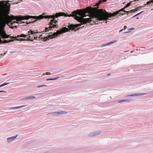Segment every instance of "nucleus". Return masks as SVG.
I'll return each instance as SVG.
<instances>
[{
	"label": "nucleus",
	"mask_w": 153,
	"mask_h": 153,
	"mask_svg": "<svg viewBox=\"0 0 153 153\" xmlns=\"http://www.w3.org/2000/svg\"><path fill=\"white\" fill-rule=\"evenodd\" d=\"M84 27H85L84 26H83L82 27H81V28Z\"/></svg>",
	"instance_id": "nucleus-50"
},
{
	"label": "nucleus",
	"mask_w": 153,
	"mask_h": 153,
	"mask_svg": "<svg viewBox=\"0 0 153 153\" xmlns=\"http://www.w3.org/2000/svg\"><path fill=\"white\" fill-rule=\"evenodd\" d=\"M16 52L15 51H11L10 52V53H15Z\"/></svg>",
	"instance_id": "nucleus-35"
},
{
	"label": "nucleus",
	"mask_w": 153,
	"mask_h": 153,
	"mask_svg": "<svg viewBox=\"0 0 153 153\" xmlns=\"http://www.w3.org/2000/svg\"><path fill=\"white\" fill-rule=\"evenodd\" d=\"M17 22H16V21H14L13 22H12V23H10V24L11 25H13V24L14 23H17Z\"/></svg>",
	"instance_id": "nucleus-31"
},
{
	"label": "nucleus",
	"mask_w": 153,
	"mask_h": 153,
	"mask_svg": "<svg viewBox=\"0 0 153 153\" xmlns=\"http://www.w3.org/2000/svg\"><path fill=\"white\" fill-rule=\"evenodd\" d=\"M27 106L26 105H23L19 106H17V107H12L10 108V109H18L20 108H21L22 107H23L25 106Z\"/></svg>",
	"instance_id": "nucleus-16"
},
{
	"label": "nucleus",
	"mask_w": 153,
	"mask_h": 153,
	"mask_svg": "<svg viewBox=\"0 0 153 153\" xmlns=\"http://www.w3.org/2000/svg\"><path fill=\"white\" fill-rule=\"evenodd\" d=\"M35 19H36V20H34L33 21H31L30 22H23V24L25 23L27 25V24H29L32 23L33 22H35L36 21H37L38 20H39V19H37V18H36Z\"/></svg>",
	"instance_id": "nucleus-17"
},
{
	"label": "nucleus",
	"mask_w": 153,
	"mask_h": 153,
	"mask_svg": "<svg viewBox=\"0 0 153 153\" xmlns=\"http://www.w3.org/2000/svg\"><path fill=\"white\" fill-rule=\"evenodd\" d=\"M151 3H153V2H151Z\"/></svg>",
	"instance_id": "nucleus-59"
},
{
	"label": "nucleus",
	"mask_w": 153,
	"mask_h": 153,
	"mask_svg": "<svg viewBox=\"0 0 153 153\" xmlns=\"http://www.w3.org/2000/svg\"><path fill=\"white\" fill-rule=\"evenodd\" d=\"M21 1H22V0H21Z\"/></svg>",
	"instance_id": "nucleus-60"
},
{
	"label": "nucleus",
	"mask_w": 153,
	"mask_h": 153,
	"mask_svg": "<svg viewBox=\"0 0 153 153\" xmlns=\"http://www.w3.org/2000/svg\"><path fill=\"white\" fill-rule=\"evenodd\" d=\"M5 54H6V53H4V55H5Z\"/></svg>",
	"instance_id": "nucleus-63"
},
{
	"label": "nucleus",
	"mask_w": 153,
	"mask_h": 153,
	"mask_svg": "<svg viewBox=\"0 0 153 153\" xmlns=\"http://www.w3.org/2000/svg\"><path fill=\"white\" fill-rule=\"evenodd\" d=\"M6 92V91H3V90L0 91V92Z\"/></svg>",
	"instance_id": "nucleus-37"
},
{
	"label": "nucleus",
	"mask_w": 153,
	"mask_h": 153,
	"mask_svg": "<svg viewBox=\"0 0 153 153\" xmlns=\"http://www.w3.org/2000/svg\"><path fill=\"white\" fill-rule=\"evenodd\" d=\"M47 86V85H38V86H37V87L38 88H39L40 87H42L43 86Z\"/></svg>",
	"instance_id": "nucleus-28"
},
{
	"label": "nucleus",
	"mask_w": 153,
	"mask_h": 153,
	"mask_svg": "<svg viewBox=\"0 0 153 153\" xmlns=\"http://www.w3.org/2000/svg\"><path fill=\"white\" fill-rule=\"evenodd\" d=\"M121 12H122V11H121V10L120 9L117 11H115V12H114V14L116 16L118 14L121 13Z\"/></svg>",
	"instance_id": "nucleus-19"
},
{
	"label": "nucleus",
	"mask_w": 153,
	"mask_h": 153,
	"mask_svg": "<svg viewBox=\"0 0 153 153\" xmlns=\"http://www.w3.org/2000/svg\"><path fill=\"white\" fill-rule=\"evenodd\" d=\"M0 55H1V56H2V55H2V54H0Z\"/></svg>",
	"instance_id": "nucleus-51"
},
{
	"label": "nucleus",
	"mask_w": 153,
	"mask_h": 153,
	"mask_svg": "<svg viewBox=\"0 0 153 153\" xmlns=\"http://www.w3.org/2000/svg\"><path fill=\"white\" fill-rule=\"evenodd\" d=\"M136 1V0H134V1Z\"/></svg>",
	"instance_id": "nucleus-62"
},
{
	"label": "nucleus",
	"mask_w": 153,
	"mask_h": 153,
	"mask_svg": "<svg viewBox=\"0 0 153 153\" xmlns=\"http://www.w3.org/2000/svg\"><path fill=\"white\" fill-rule=\"evenodd\" d=\"M134 28H131L128 30V32H125V33H126L130 32H131V30H134Z\"/></svg>",
	"instance_id": "nucleus-23"
},
{
	"label": "nucleus",
	"mask_w": 153,
	"mask_h": 153,
	"mask_svg": "<svg viewBox=\"0 0 153 153\" xmlns=\"http://www.w3.org/2000/svg\"><path fill=\"white\" fill-rule=\"evenodd\" d=\"M10 38H11L12 39H14V38H16V37H14L13 36H12L10 37Z\"/></svg>",
	"instance_id": "nucleus-36"
},
{
	"label": "nucleus",
	"mask_w": 153,
	"mask_h": 153,
	"mask_svg": "<svg viewBox=\"0 0 153 153\" xmlns=\"http://www.w3.org/2000/svg\"><path fill=\"white\" fill-rule=\"evenodd\" d=\"M46 74L47 75H50L51 74L50 72H47L46 73Z\"/></svg>",
	"instance_id": "nucleus-34"
},
{
	"label": "nucleus",
	"mask_w": 153,
	"mask_h": 153,
	"mask_svg": "<svg viewBox=\"0 0 153 153\" xmlns=\"http://www.w3.org/2000/svg\"><path fill=\"white\" fill-rule=\"evenodd\" d=\"M125 3V2H124V3H123V4H124Z\"/></svg>",
	"instance_id": "nucleus-57"
},
{
	"label": "nucleus",
	"mask_w": 153,
	"mask_h": 153,
	"mask_svg": "<svg viewBox=\"0 0 153 153\" xmlns=\"http://www.w3.org/2000/svg\"><path fill=\"white\" fill-rule=\"evenodd\" d=\"M44 36V35H42V34L41 35H40L39 37V39H44V38H43Z\"/></svg>",
	"instance_id": "nucleus-27"
},
{
	"label": "nucleus",
	"mask_w": 153,
	"mask_h": 153,
	"mask_svg": "<svg viewBox=\"0 0 153 153\" xmlns=\"http://www.w3.org/2000/svg\"><path fill=\"white\" fill-rule=\"evenodd\" d=\"M93 8H97V7H87L86 8L85 13H89V16L90 18H84V17H86L88 16L85 15V13L82 12L78 11L76 12V11H74L72 12L71 14H67L63 12L57 13L55 14H53L52 15H54L53 18H54L55 16L56 17H59L61 16L68 17H74V19L77 20L78 22L81 23V24H76L69 25L68 27L69 29L71 30H74L76 28L81 26L82 25H84L87 23L90 22L91 21H93L94 23L97 24V18L96 17H94V18H92L91 10L90 9H92Z\"/></svg>",
	"instance_id": "nucleus-1"
},
{
	"label": "nucleus",
	"mask_w": 153,
	"mask_h": 153,
	"mask_svg": "<svg viewBox=\"0 0 153 153\" xmlns=\"http://www.w3.org/2000/svg\"><path fill=\"white\" fill-rule=\"evenodd\" d=\"M104 2L103 1V0H101L99 2V3H97V4H96V5L97 6H98V5H100V3H101L102 2Z\"/></svg>",
	"instance_id": "nucleus-26"
},
{
	"label": "nucleus",
	"mask_w": 153,
	"mask_h": 153,
	"mask_svg": "<svg viewBox=\"0 0 153 153\" xmlns=\"http://www.w3.org/2000/svg\"><path fill=\"white\" fill-rule=\"evenodd\" d=\"M45 74H43L42 76H45Z\"/></svg>",
	"instance_id": "nucleus-47"
},
{
	"label": "nucleus",
	"mask_w": 153,
	"mask_h": 153,
	"mask_svg": "<svg viewBox=\"0 0 153 153\" xmlns=\"http://www.w3.org/2000/svg\"><path fill=\"white\" fill-rule=\"evenodd\" d=\"M143 12H144V11H142L137 14H136L135 15H134V16H132V17H135L136 16H137L139 15H140V14L141 13Z\"/></svg>",
	"instance_id": "nucleus-24"
},
{
	"label": "nucleus",
	"mask_w": 153,
	"mask_h": 153,
	"mask_svg": "<svg viewBox=\"0 0 153 153\" xmlns=\"http://www.w3.org/2000/svg\"><path fill=\"white\" fill-rule=\"evenodd\" d=\"M19 136L18 135H17L16 136H12L10 137H8L7 139V142L10 143L16 140V139H19Z\"/></svg>",
	"instance_id": "nucleus-8"
},
{
	"label": "nucleus",
	"mask_w": 153,
	"mask_h": 153,
	"mask_svg": "<svg viewBox=\"0 0 153 153\" xmlns=\"http://www.w3.org/2000/svg\"><path fill=\"white\" fill-rule=\"evenodd\" d=\"M68 31H69L68 28L66 27H64L62 28L60 30H57L56 32H54L51 35L48 34V33H43L42 34V35L44 36L43 38H44L45 39H47L44 40V41H46L48 40V39L49 38L52 39L56 37L59 34L65 33Z\"/></svg>",
	"instance_id": "nucleus-5"
},
{
	"label": "nucleus",
	"mask_w": 153,
	"mask_h": 153,
	"mask_svg": "<svg viewBox=\"0 0 153 153\" xmlns=\"http://www.w3.org/2000/svg\"><path fill=\"white\" fill-rule=\"evenodd\" d=\"M132 2H133V1H130L129 3L127 4H126V5L125 6V7H126V8L129 7L130 6V5H131V3H132Z\"/></svg>",
	"instance_id": "nucleus-21"
},
{
	"label": "nucleus",
	"mask_w": 153,
	"mask_h": 153,
	"mask_svg": "<svg viewBox=\"0 0 153 153\" xmlns=\"http://www.w3.org/2000/svg\"><path fill=\"white\" fill-rule=\"evenodd\" d=\"M13 1H14V0H13Z\"/></svg>",
	"instance_id": "nucleus-64"
},
{
	"label": "nucleus",
	"mask_w": 153,
	"mask_h": 153,
	"mask_svg": "<svg viewBox=\"0 0 153 153\" xmlns=\"http://www.w3.org/2000/svg\"><path fill=\"white\" fill-rule=\"evenodd\" d=\"M16 40H18V41L19 40V39H16Z\"/></svg>",
	"instance_id": "nucleus-56"
},
{
	"label": "nucleus",
	"mask_w": 153,
	"mask_h": 153,
	"mask_svg": "<svg viewBox=\"0 0 153 153\" xmlns=\"http://www.w3.org/2000/svg\"><path fill=\"white\" fill-rule=\"evenodd\" d=\"M58 17H56V16H55L54 18H51L53 19L51 20V22L50 23L49 25H50V27H46L45 28V30L46 32H48L49 30L51 29L52 28H57L58 26L57 25H53V23L56 24L58 22L55 19L56 18H57ZM51 19V18H50ZM50 19V18L49 19Z\"/></svg>",
	"instance_id": "nucleus-7"
},
{
	"label": "nucleus",
	"mask_w": 153,
	"mask_h": 153,
	"mask_svg": "<svg viewBox=\"0 0 153 153\" xmlns=\"http://www.w3.org/2000/svg\"><path fill=\"white\" fill-rule=\"evenodd\" d=\"M27 36V35H24V37H25H25H26Z\"/></svg>",
	"instance_id": "nucleus-42"
},
{
	"label": "nucleus",
	"mask_w": 153,
	"mask_h": 153,
	"mask_svg": "<svg viewBox=\"0 0 153 153\" xmlns=\"http://www.w3.org/2000/svg\"><path fill=\"white\" fill-rule=\"evenodd\" d=\"M151 3V1L150 2H149V1H148L146 4H144V5H148V4H150Z\"/></svg>",
	"instance_id": "nucleus-30"
},
{
	"label": "nucleus",
	"mask_w": 153,
	"mask_h": 153,
	"mask_svg": "<svg viewBox=\"0 0 153 153\" xmlns=\"http://www.w3.org/2000/svg\"><path fill=\"white\" fill-rule=\"evenodd\" d=\"M142 7V6H141L139 8V9H141V8Z\"/></svg>",
	"instance_id": "nucleus-48"
},
{
	"label": "nucleus",
	"mask_w": 153,
	"mask_h": 153,
	"mask_svg": "<svg viewBox=\"0 0 153 153\" xmlns=\"http://www.w3.org/2000/svg\"><path fill=\"white\" fill-rule=\"evenodd\" d=\"M59 78L58 77H56V78H53V79H46V80L47 81H48V80H56L57 79H58V78Z\"/></svg>",
	"instance_id": "nucleus-25"
},
{
	"label": "nucleus",
	"mask_w": 153,
	"mask_h": 153,
	"mask_svg": "<svg viewBox=\"0 0 153 153\" xmlns=\"http://www.w3.org/2000/svg\"><path fill=\"white\" fill-rule=\"evenodd\" d=\"M20 2H17L15 3H13V4H12L13 5V4H19V3Z\"/></svg>",
	"instance_id": "nucleus-33"
},
{
	"label": "nucleus",
	"mask_w": 153,
	"mask_h": 153,
	"mask_svg": "<svg viewBox=\"0 0 153 153\" xmlns=\"http://www.w3.org/2000/svg\"><path fill=\"white\" fill-rule=\"evenodd\" d=\"M39 33L38 32H35L31 30H30L28 32V33L29 34V35H28V36L27 37V39H28L29 38H30L31 39L32 38V37H31V36H30V34L32 35H34V36H36V35H35V34H36L37 33Z\"/></svg>",
	"instance_id": "nucleus-10"
},
{
	"label": "nucleus",
	"mask_w": 153,
	"mask_h": 153,
	"mask_svg": "<svg viewBox=\"0 0 153 153\" xmlns=\"http://www.w3.org/2000/svg\"><path fill=\"white\" fill-rule=\"evenodd\" d=\"M14 27H15L16 28H17V26H14Z\"/></svg>",
	"instance_id": "nucleus-44"
},
{
	"label": "nucleus",
	"mask_w": 153,
	"mask_h": 153,
	"mask_svg": "<svg viewBox=\"0 0 153 153\" xmlns=\"http://www.w3.org/2000/svg\"><path fill=\"white\" fill-rule=\"evenodd\" d=\"M98 8L99 7H97V9L93 8L92 9H90L91 11V13L92 18L97 17V24L99 21L110 20V19H109V18L115 16V15L114 14V13H109L107 12L105 10L102 9H99Z\"/></svg>",
	"instance_id": "nucleus-3"
},
{
	"label": "nucleus",
	"mask_w": 153,
	"mask_h": 153,
	"mask_svg": "<svg viewBox=\"0 0 153 153\" xmlns=\"http://www.w3.org/2000/svg\"><path fill=\"white\" fill-rule=\"evenodd\" d=\"M80 29V28H79L77 30H78Z\"/></svg>",
	"instance_id": "nucleus-55"
},
{
	"label": "nucleus",
	"mask_w": 153,
	"mask_h": 153,
	"mask_svg": "<svg viewBox=\"0 0 153 153\" xmlns=\"http://www.w3.org/2000/svg\"><path fill=\"white\" fill-rule=\"evenodd\" d=\"M117 42V41H112V42H109V43H107V44H104L102 45L101 46V47L102 48L103 47H105L106 46H108V45H111L113 43H115V42Z\"/></svg>",
	"instance_id": "nucleus-12"
},
{
	"label": "nucleus",
	"mask_w": 153,
	"mask_h": 153,
	"mask_svg": "<svg viewBox=\"0 0 153 153\" xmlns=\"http://www.w3.org/2000/svg\"><path fill=\"white\" fill-rule=\"evenodd\" d=\"M36 98L35 96H31L27 97H25L24 98H23L22 100H27L30 99H34Z\"/></svg>",
	"instance_id": "nucleus-14"
},
{
	"label": "nucleus",
	"mask_w": 153,
	"mask_h": 153,
	"mask_svg": "<svg viewBox=\"0 0 153 153\" xmlns=\"http://www.w3.org/2000/svg\"><path fill=\"white\" fill-rule=\"evenodd\" d=\"M10 27L12 29H13L14 28V26H12V27H11L10 26Z\"/></svg>",
	"instance_id": "nucleus-38"
},
{
	"label": "nucleus",
	"mask_w": 153,
	"mask_h": 153,
	"mask_svg": "<svg viewBox=\"0 0 153 153\" xmlns=\"http://www.w3.org/2000/svg\"><path fill=\"white\" fill-rule=\"evenodd\" d=\"M4 29V28L2 29L0 28V29L2 30V31H0V36L3 39L8 38L9 37V36L7 35L5 31L3 30ZM14 40L13 39H12L8 41L7 40H4V41L3 42L1 40V38L0 37V44H4L6 43H8L11 42L13 41Z\"/></svg>",
	"instance_id": "nucleus-6"
},
{
	"label": "nucleus",
	"mask_w": 153,
	"mask_h": 153,
	"mask_svg": "<svg viewBox=\"0 0 153 153\" xmlns=\"http://www.w3.org/2000/svg\"><path fill=\"white\" fill-rule=\"evenodd\" d=\"M151 2H153V0H151Z\"/></svg>",
	"instance_id": "nucleus-54"
},
{
	"label": "nucleus",
	"mask_w": 153,
	"mask_h": 153,
	"mask_svg": "<svg viewBox=\"0 0 153 153\" xmlns=\"http://www.w3.org/2000/svg\"><path fill=\"white\" fill-rule=\"evenodd\" d=\"M10 83V82H6V83H3V84L1 85H0V88L3 87V86H5L6 85H7L8 84Z\"/></svg>",
	"instance_id": "nucleus-22"
},
{
	"label": "nucleus",
	"mask_w": 153,
	"mask_h": 153,
	"mask_svg": "<svg viewBox=\"0 0 153 153\" xmlns=\"http://www.w3.org/2000/svg\"><path fill=\"white\" fill-rule=\"evenodd\" d=\"M127 27L126 26H124V29H126V28Z\"/></svg>",
	"instance_id": "nucleus-40"
},
{
	"label": "nucleus",
	"mask_w": 153,
	"mask_h": 153,
	"mask_svg": "<svg viewBox=\"0 0 153 153\" xmlns=\"http://www.w3.org/2000/svg\"><path fill=\"white\" fill-rule=\"evenodd\" d=\"M50 106H53V105H50ZM54 106H58V105H53Z\"/></svg>",
	"instance_id": "nucleus-46"
},
{
	"label": "nucleus",
	"mask_w": 153,
	"mask_h": 153,
	"mask_svg": "<svg viewBox=\"0 0 153 153\" xmlns=\"http://www.w3.org/2000/svg\"><path fill=\"white\" fill-rule=\"evenodd\" d=\"M34 38V39L36 40H38L39 39V37H38L37 36L36 37V36H35Z\"/></svg>",
	"instance_id": "nucleus-32"
},
{
	"label": "nucleus",
	"mask_w": 153,
	"mask_h": 153,
	"mask_svg": "<svg viewBox=\"0 0 153 153\" xmlns=\"http://www.w3.org/2000/svg\"><path fill=\"white\" fill-rule=\"evenodd\" d=\"M146 93H136V94H131V95H128L126 96L127 97H134V96H139L141 95H144L145 94H146Z\"/></svg>",
	"instance_id": "nucleus-11"
},
{
	"label": "nucleus",
	"mask_w": 153,
	"mask_h": 153,
	"mask_svg": "<svg viewBox=\"0 0 153 153\" xmlns=\"http://www.w3.org/2000/svg\"><path fill=\"white\" fill-rule=\"evenodd\" d=\"M126 8V7H125V6H124V7H123V8H121V9H120V10H121V11L122 12V11H123L125 13H129V12H131L132 11V12H134V9L131 10L129 11H125V9Z\"/></svg>",
	"instance_id": "nucleus-13"
},
{
	"label": "nucleus",
	"mask_w": 153,
	"mask_h": 153,
	"mask_svg": "<svg viewBox=\"0 0 153 153\" xmlns=\"http://www.w3.org/2000/svg\"><path fill=\"white\" fill-rule=\"evenodd\" d=\"M107 0H103L104 2H105Z\"/></svg>",
	"instance_id": "nucleus-45"
},
{
	"label": "nucleus",
	"mask_w": 153,
	"mask_h": 153,
	"mask_svg": "<svg viewBox=\"0 0 153 153\" xmlns=\"http://www.w3.org/2000/svg\"><path fill=\"white\" fill-rule=\"evenodd\" d=\"M145 6H146V5H144V6H143V7H144Z\"/></svg>",
	"instance_id": "nucleus-58"
},
{
	"label": "nucleus",
	"mask_w": 153,
	"mask_h": 153,
	"mask_svg": "<svg viewBox=\"0 0 153 153\" xmlns=\"http://www.w3.org/2000/svg\"><path fill=\"white\" fill-rule=\"evenodd\" d=\"M27 40H28V41H32V42L33 41V39H28Z\"/></svg>",
	"instance_id": "nucleus-39"
},
{
	"label": "nucleus",
	"mask_w": 153,
	"mask_h": 153,
	"mask_svg": "<svg viewBox=\"0 0 153 153\" xmlns=\"http://www.w3.org/2000/svg\"><path fill=\"white\" fill-rule=\"evenodd\" d=\"M108 22V21H105V23H107Z\"/></svg>",
	"instance_id": "nucleus-49"
},
{
	"label": "nucleus",
	"mask_w": 153,
	"mask_h": 153,
	"mask_svg": "<svg viewBox=\"0 0 153 153\" xmlns=\"http://www.w3.org/2000/svg\"><path fill=\"white\" fill-rule=\"evenodd\" d=\"M51 33H52H52H51V32H49V33H50V34H51Z\"/></svg>",
	"instance_id": "nucleus-53"
},
{
	"label": "nucleus",
	"mask_w": 153,
	"mask_h": 153,
	"mask_svg": "<svg viewBox=\"0 0 153 153\" xmlns=\"http://www.w3.org/2000/svg\"><path fill=\"white\" fill-rule=\"evenodd\" d=\"M128 100H119L118 101V102L119 103H121L124 102H127L128 101Z\"/></svg>",
	"instance_id": "nucleus-20"
},
{
	"label": "nucleus",
	"mask_w": 153,
	"mask_h": 153,
	"mask_svg": "<svg viewBox=\"0 0 153 153\" xmlns=\"http://www.w3.org/2000/svg\"><path fill=\"white\" fill-rule=\"evenodd\" d=\"M138 10V9L137 8H136L135 10V11H137Z\"/></svg>",
	"instance_id": "nucleus-43"
},
{
	"label": "nucleus",
	"mask_w": 153,
	"mask_h": 153,
	"mask_svg": "<svg viewBox=\"0 0 153 153\" xmlns=\"http://www.w3.org/2000/svg\"><path fill=\"white\" fill-rule=\"evenodd\" d=\"M10 1H0V28L4 29L7 23L6 16L9 14L10 4L8 3Z\"/></svg>",
	"instance_id": "nucleus-2"
},
{
	"label": "nucleus",
	"mask_w": 153,
	"mask_h": 153,
	"mask_svg": "<svg viewBox=\"0 0 153 153\" xmlns=\"http://www.w3.org/2000/svg\"><path fill=\"white\" fill-rule=\"evenodd\" d=\"M102 134V132L99 131H95L92 132L89 134L90 137H94L98 135L101 134Z\"/></svg>",
	"instance_id": "nucleus-9"
},
{
	"label": "nucleus",
	"mask_w": 153,
	"mask_h": 153,
	"mask_svg": "<svg viewBox=\"0 0 153 153\" xmlns=\"http://www.w3.org/2000/svg\"><path fill=\"white\" fill-rule=\"evenodd\" d=\"M45 13H44L42 15H40L38 16H22L19 15V16H14L13 15L9 16L8 15L7 16V20L11 22V21L15 19L18 21H19V22H17V23L18 24H22L23 22L20 21L24 19L28 20L29 19L33 18L36 19L37 18V19H41L43 18L45 19H49L51 18H53L54 15H44Z\"/></svg>",
	"instance_id": "nucleus-4"
},
{
	"label": "nucleus",
	"mask_w": 153,
	"mask_h": 153,
	"mask_svg": "<svg viewBox=\"0 0 153 153\" xmlns=\"http://www.w3.org/2000/svg\"><path fill=\"white\" fill-rule=\"evenodd\" d=\"M24 34H21L20 35H18L17 36V38H19V37H24Z\"/></svg>",
	"instance_id": "nucleus-29"
},
{
	"label": "nucleus",
	"mask_w": 153,
	"mask_h": 153,
	"mask_svg": "<svg viewBox=\"0 0 153 153\" xmlns=\"http://www.w3.org/2000/svg\"><path fill=\"white\" fill-rule=\"evenodd\" d=\"M51 114L53 116H56L59 115L58 111H54L49 113Z\"/></svg>",
	"instance_id": "nucleus-15"
},
{
	"label": "nucleus",
	"mask_w": 153,
	"mask_h": 153,
	"mask_svg": "<svg viewBox=\"0 0 153 153\" xmlns=\"http://www.w3.org/2000/svg\"><path fill=\"white\" fill-rule=\"evenodd\" d=\"M68 113L67 112L64 111H59L58 114L59 115H62L67 114Z\"/></svg>",
	"instance_id": "nucleus-18"
},
{
	"label": "nucleus",
	"mask_w": 153,
	"mask_h": 153,
	"mask_svg": "<svg viewBox=\"0 0 153 153\" xmlns=\"http://www.w3.org/2000/svg\"><path fill=\"white\" fill-rule=\"evenodd\" d=\"M123 29H122L121 30H120V31H119V33H120V32H121V31H122L123 30Z\"/></svg>",
	"instance_id": "nucleus-41"
},
{
	"label": "nucleus",
	"mask_w": 153,
	"mask_h": 153,
	"mask_svg": "<svg viewBox=\"0 0 153 153\" xmlns=\"http://www.w3.org/2000/svg\"><path fill=\"white\" fill-rule=\"evenodd\" d=\"M87 25H86L85 26V27H86V26Z\"/></svg>",
	"instance_id": "nucleus-61"
},
{
	"label": "nucleus",
	"mask_w": 153,
	"mask_h": 153,
	"mask_svg": "<svg viewBox=\"0 0 153 153\" xmlns=\"http://www.w3.org/2000/svg\"><path fill=\"white\" fill-rule=\"evenodd\" d=\"M7 25H9V26H10V25H9V23H7Z\"/></svg>",
	"instance_id": "nucleus-52"
}]
</instances>
